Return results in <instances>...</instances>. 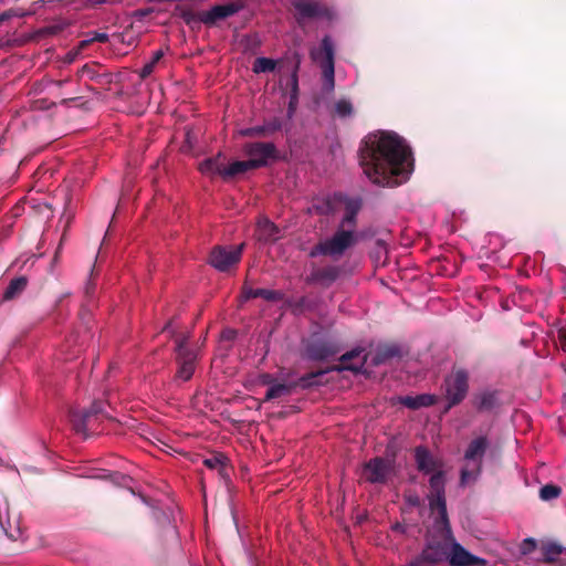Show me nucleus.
I'll return each mask as SVG.
<instances>
[{"label":"nucleus","instance_id":"39448f33","mask_svg":"<svg viewBox=\"0 0 566 566\" xmlns=\"http://www.w3.org/2000/svg\"><path fill=\"white\" fill-rule=\"evenodd\" d=\"M446 398L448 405L446 410L459 405L467 396L469 389V374L464 369H457L444 380Z\"/></svg>","mask_w":566,"mask_h":566},{"label":"nucleus","instance_id":"4c0bfd02","mask_svg":"<svg viewBox=\"0 0 566 566\" xmlns=\"http://www.w3.org/2000/svg\"><path fill=\"white\" fill-rule=\"evenodd\" d=\"M155 65L153 63L147 62L140 70V77L145 78L149 76L154 71Z\"/></svg>","mask_w":566,"mask_h":566},{"label":"nucleus","instance_id":"f257e3e1","mask_svg":"<svg viewBox=\"0 0 566 566\" xmlns=\"http://www.w3.org/2000/svg\"><path fill=\"white\" fill-rule=\"evenodd\" d=\"M365 176L375 185L396 187L406 182L412 170L411 150L396 133L369 134L359 150Z\"/></svg>","mask_w":566,"mask_h":566},{"label":"nucleus","instance_id":"cd10ccee","mask_svg":"<svg viewBox=\"0 0 566 566\" xmlns=\"http://www.w3.org/2000/svg\"><path fill=\"white\" fill-rule=\"evenodd\" d=\"M290 392V387L285 384L272 382L265 394V400H273Z\"/></svg>","mask_w":566,"mask_h":566},{"label":"nucleus","instance_id":"f8f14e48","mask_svg":"<svg viewBox=\"0 0 566 566\" xmlns=\"http://www.w3.org/2000/svg\"><path fill=\"white\" fill-rule=\"evenodd\" d=\"M447 559L451 566H485L488 563L486 559L467 551L458 542L451 545V551Z\"/></svg>","mask_w":566,"mask_h":566},{"label":"nucleus","instance_id":"9d476101","mask_svg":"<svg viewBox=\"0 0 566 566\" xmlns=\"http://www.w3.org/2000/svg\"><path fill=\"white\" fill-rule=\"evenodd\" d=\"M322 48L324 51V61L321 63L323 73L324 90L328 93L334 91L335 87V51L334 42L329 35H325L322 40Z\"/></svg>","mask_w":566,"mask_h":566},{"label":"nucleus","instance_id":"c03bdc74","mask_svg":"<svg viewBox=\"0 0 566 566\" xmlns=\"http://www.w3.org/2000/svg\"><path fill=\"white\" fill-rule=\"evenodd\" d=\"M292 78H293V83H294V85H297V75H296V71H294V72H293Z\"/></svg>","mask_w":566,"mask_h":566},{"label":"nucleus","instance_id":"f704fd0d","mask_svg":"<svg viewBox=\"0 0 566 566\" xmlns=\"http://www.w3.org/2000/svg\"><path fill=\"white\" fill-rule=\"evenodd\" d=\"M176 11L179 12L180 18L187 23L190 24L193 21L198 20V17L189 9H184L180 6L176 7Z\"/></svg>","mask_w":566,"mask_h":566},{"label":"nucleus","instance_id":"4468645a","mask_svg":"<svg viewBox=\"0 0 566 566\" xmlns=\"http://www.w3.org/2000/svg\"><path fill=\"white\" fill-rule=\"evenodd\" d=\"M293 6L302 18H331L327 8L315 0H293Z\"/></svg>","mask_w":566,"mask_h":566},{"label":"nucleus","instance_id":"473e14b6","mask_svg":"<svg viewBox=\"0 0 566 566\" xmlns=\"http://www.w3.org/2000/svg\"><path fill=\"white\" fill-rule=\"evenodd\" d=\"M108 39H109V36L107 33L94 31L88 34V38H86L85 40L82 41V46H84L88 43H92V42L105 43L108 41Z\"/></svg>","mask_w":566,"mask_h":566},{"label":"nucleus","instance_id":"a19ab883","mask_svg":"<svg viewBox=\"0 0 566 566\" xmlns=\"http://www.w3.org/2000/svg\"><path fill=\"white\" fill-rule=\"evenodd\" d=\"M364 366V361L359 365V366H353V365H347V366H344L342 368H337V370H342V369H348V370H359L361 369V367Z\"/></svg>","mask_w":566,"mask_h":566},{"label":"nucleus","instance_id":"a878e982","mask_svg":"<svg viewBox=\"0 0 566 566\" xmlns=\"http://www.w3.org/2000/svg\"><path fill=\"white\" fill-rule=\"evenodd\" d=\"M276 65H277L276 60L265 57V56H260L254 60L253 65H252V71L255 74L274 72L276 69Z\"/></svg>","mask_w":566,"mask_h":566},{"label":"nucleus","instance_id":"3c124183","mask_svg":"<svg viewBox=\"0 0 566 566\" xmlns=\"http://www.w3.org/2000/svg\"><path fill=\"white\" fill-rule=\"evenodd\" d=\"M93 478H97V479H101V478H104V475H93Z\"/></svg>","mask_w":566,"mask_h":566},{"label":"nucleus","instance_id":"c9c22d12","mask_svg":"<svg viewBox=\"0 0 566 566\" xmlns=\"http://www.w3.org/2000/svg\"><path fill=\"white\" fill-rule=\"evenodd\" d=\"M203 463L209 469H218L223 465V458L220 455H214V457L205 459Z\"/></svg>","mask_w":566,"mask_h":566},{"label":"nucleus","instance_id":"9b49d317","mask_svg":"<svg viewBox=\"0 0 566 566\" xmlns=\"http://www.w3.org/2000/svg\"><path fill=\"white\" fill-rule=\"evenodd\" d=\"M242 10V6L235 2L217 4L198 15V21L206 25H212L219 20L232 17Z\"/></svg>","mask_w":566,"mask_h":566},{"label":"nucleus","instance_id":"2f4dec72","mask_svg":"<svg viewBox=\"0 0 566 566\" xmlns=\"http://www.w3.org/2000/svg\"><path fill=\"white\" fill-rule=\"evenodd\" d=\"M335 111L340 117H348L353 114V105L348 99H339L335 104Z\"/></svg>","mask_w":566,"mask_h":566},{"label":"nucleus","instance_id":"ea45409f","mask_svg":"<svg viewBox=\"0 0 566 566\" xmlns=\"http://www.w3.org/2000/svg\"><path fill=\"white\" fill-rule=\"evenodd\" d=\"M558 340L560 343L563 350L566 352V332L565 331H559Z\"/></svg>","mask_w":566,"mask_h":566},{"label":"nucleus","instance_id":"393cba45","mask_svg":"<svg viewBox=\"0 0 566 566\" xmlns=\"http://www.w3.org/2000/svg\"><path fill=\"white\" fill-rule=\"evenodd\" d=\"M28 285V280L24 276H19L9 283L8 287L4 291L3 297L4 300H11L20 294Z\"/></svg>","mask_w":566,"mask_h":566},{"label":"nucleus","instance_id":"a211bd4d","mask_svg":"<svg viewBox=\"0 0 566 566\" xmlns=\"http://www.w3.org/2000/svg\"><path fill=\"white\" fill-rule=\"evenodd\" d=\"M339 274V266L328 265L323 269L313 271L307 277V282L321 284L323 286H329L338 279Z\"/></svg>","mask_w":566,"mask_h":566},{"label":"nucleus","instance_id":"8fccbe9b","mask_svg":"<svg viewBox=\"0 0 566 566\" xmlns=\"http://www.w3.org/2000/svg\"><path fill=\"white\" fill-rule=\"evenodd\" d=\"M312 57H313L314 60H316V59H317V55H316L314 52H312Z\"/></svg>","mask_w":566,"mask_h":566},{"label":"nucleus","instance_id":"bb28decb","mask_svg":"<svg viewBox=\"0 0 566 566\" xmlns=\"http://www.w3.org/2000/svg\"><path fill=\"white\" fill-rule=\"evenodd\" d=\"M250 169H254L252 166H250V160H238L230 164L228 167H224L223 177L230 178Z\"/></svg>","mask_w":566,"mask_h":566},{"label":"nucleus","instance_id":"6ab92c4d","mask_svg":"<svg viewBox=\"0 0 566 566\" xmlns=\"http://www.w3.org/2000/svg\"><path fill=\"white\" fill-rule=\"evenodd\" d=\"M255 234L259 241L269 243L274 242L280 238V230L268 218H261L258 221Z\"/></svg>","mask_w":566,"mask_h":566},{"label":"nucleus","instance_id":"37998d69","mask_svg":"<svg viewBox=\"0 0 566 566\" xmlns=\"http://www.w3.org/2000/svg\"><path fill=\"white\" fill-rule=\"evenodd\" d=\"M67 82H69V80H63V81H55V82H52V84H54V85H56V86H61V85H63V84H65V83H67Z\"/></svg>","mask_w":566,"mask_h":566},{"label":"nucleus","instance_id":"a18cd8bd","mask_svg":"<svg viewBox=\"0 0 566 566\" xmlns=\"http://www.w3.org/2000/svg\"><path fill=\"white\" fill-rule=\"evenodd\" d=\"M313 209L319 211L321 213H325L326 212L319 206H316V205L313 206Z\"/></svg>","mask_w":566,"mask_h":566},{"label":"nucleus","instance_id":"412c9836","mask_svg":"<svg viewBox=\"0 0 566 566\" xmlns=\"http://www.w3.org/2000/svg\"><path fill=\"white\" fill-rule=\"evenodd\" d=\"M398 401L411 410H418L423 407L433 406L437 401V397L431 394H420L417 396L399 397Z\"/></svg>","mask_w":566,"mask_h":566},{"label":"nucleus","instance_id":"c85d7f7f","mask_svg":"<svg viewBox=\"0 0 566 566\" xmlns=\"http://www.w3.org/2000/svg\"><path fill=\"white\" fill-rule=\"evenodd\" d=\"M562 493V490L559 486L553 485V484H546L541 488L539 490V497L543 501H552L554 499H557Z\"/></svg>","mask_w":566,"mask_h":566},{"label":"nucleus","instance_id":"2eb2a0df","mask_svg":"<svg viewBox=\"0 0 566 566\" xmlns=\"http://www.w3.org/2000/svg\"><path fill=\"white\" fill-rule=\"evenodd\" d=\"M389 470L390 469H389L387 461H385L381 458L371 459L364 467V472H365L366 479H367V481H369L371 483L385 482V480L389 473Z\"/></svg>","mask_w":566,"mask_h":566},{"label":"nucleus","instance_id":"de8ad7c7","mask_svg":"<svg viewBox=\"0 0 566 566\" xmlns=\"http://www.w3.org/2000/svg\"><path fill=\"white\" fill-rule=\"evenodd\" d=\"M139 499L142 500L143 503H145L146 505H148L149 503L147 502V500L142 495V494H138Z\"/></svg>","mask_w":566,"mask_h":566},{"label":"nucleus","instance_id":"b1692460","mask_svg":"<svg viewBox=\"0 0 566 566\" xmlns=\"http://www.w3.org/2000/svg\"><path fill=\"white\" fill-rule=\"evenodd\" d=\"M497 397L495 391L485 390L475 396L474 405L480 411H488L496 406Z\"/></svg>","mask_w":566,"mask_h":566},{"label":"nucleus","instance_id":"4be33fe9","mask_svg":"<svg viewBox=\"0 0 566 566\" xmlns=\"http://www.w3.org/2000/svg\"><path fill=\"white\" fill-rule=\"evenodd\" d=\"M262 297L268 302H279L284 298V294L281 291L270 290V289H245L243 293V298H255Z\"/></svg>","mask_w":566,"mask_h":566},{"label":"nucleus","instance_id":"6e6552de","mask_svg":"<svg viewBox=\"0 0 566 566\" xmlns=\"http://www.w3.org/2000/svg\"><path fill=\"white\" fill-rule=\"evenodd\" d=\"M243 150L249 157L250 166L254 169L266 167L271 160L276 158V147L273 143H249Z\"/></svg>","mask_w":566,"mask_h":566},{"label":"nucleus","instance_id":"20e7f679","mask_svg":"<svg viewBox=\"0 0 566 566\" xmlns=\"http://www.w3.org/2000/svg\"><path fill=\"white\" fill-rule=\"evenodd\" d=\"M490 441L485 436H479L471 440L464 452V460L473 464V469L463 468L460 473V484L464 486L474 482L482 473V462Z\"/></svg>","mask_w":566,"mask_h":566},{"label":"nucleus","instance_id":"49530a36","mask_svg":"<svg viewBox=\"0 0 566 566\" xmlns=\"http://www.w3.org/2000/svg\"><path fill=\"white\" fill-rule=\"evenodd\" d=\"M171 326H172V323L170 322V323H168V324L164 327V329H163V331H164V332H168V331H170Z\"/></svg>","mask_w":566,"mask_h":566},{"label":"nucleus","instance_id":"dca6fc26","mask_svg":"<svg viewBox=\"0 0 566 566\" xmlns=\"http://www.w3.org/2000/svg\"><path fill=\"white\" fill-rule=\"evenodd\" d=\"M415 460L417 468L424 474H432L441 470L442 463L437 461L430 451L424 447H417L415 450Z\"/></svg>","mask_w":566,"mask_h":566},{"label":"nucleus","instance_id":"f3484780","mask_svg":"<svg viewBox=\"0 0 566 566\" xmlns=\"http://www.w3.org/2000/svg\"><path fill=\"white\" fill-rule=\"evenodd\" d=\"M338 352V346L328 340L314 342L307 347L310 357L316 360H325L332 356H335Z\"/></svg>","mask_w":566,"mask_h":566},{"label":"nucleus","instance_id":"09e8293b","mask_svg":"<svg viewBox=\"0 0 566 566\" xmlns=\"http://www.w3.org/2000/svg\"><path fill=\"white\" fill-rule=\"evenodd\" d=\"M7 18H8V17H7L6 14H1V15H0V23H1L2 21H4Z\"/></svg>","mask_w":566,"mask_h":566},{"label":"nucleus","instance_id":"1a4fd4ad","mask_svg":"<svg viewBox=\"0 0 566 566\" xmlns=\"http://www.w3.org/2000/svg\"><path fill=\"white\" fill-rule=\"evenodd\" d=\"M242 248L243 244L217 247L210 253L209 263L218 271L224 272L240 261Z\"/></svg>","mask_w":566,"mask_h":566},{"label":"nucleus","instance_id":"7ed1b4c3","mask_svg":"<svg viewBox=\"0 0 566 566\" xmlns=\"http://www.w3.org/2000/svg\"><path fill=\"white\" fill-rule=\"evenodd\" d=\"M446 482V473L443 470H438L432 473L429 479L430 493L427 495V500L431 513L437 512L438 514L433 521L434 526L447 533H451V525L447 512Z\"/></svg>","mask_w":566,"mask_h":566},{"label":"nucleus","instance_id":"5701e85b","mask_svg":"<svg viewBox=\"0 0 566 566\" xmlns=\"http://www.w3.org/2000/svg\"><path fill=\"white\" fill-rule=\"evenodd\" d=\"M224 166L221 161V154H218L216 157H210L205 159L199 165V170L203 175H221L223 176Z\"/></svg>","mask_w":566,"mask_h":566},{"label":"nucleus","instance_id":"58836bf2","mask_svg":"<svg viewBox=\"0 0 566 566\" xmlns=\"http://www.w3.org/2000/svg\"><path fill=\"white\" fill-rule=\"evenodd\" d=\"M163 56H164V52L161 50H157L153 53V56H151V60L149 61V63H153L154 65H156Z\"/></svg>","mask_w":566,"mask_h":566},{"label":"nucleus","instance_id":"ddd939ff","mask_svg":"<svg viewBox=\"0 0 566 566\" xmlns=\"http://www.w3.org/2000/svg\"><path fill=\"white\" fill-rule=\"evenodd\" d=\"M447 556L441 544H427L421 553L413 558V566H434L447 559Z\"/></svg>","mask_w":566,"mask_h":566},{"label":"nucleus","instance_id":"72a5a7b5","mask_svg":"<svg viewBox=\"0 0 566 566\" xmlns=\"http://www.w3.org/2000/svg\"><path fill=\"white\" fill-rule=\"evenodd\" d=\"M6 523L9 524V511L8 505L6 504V507L2 510L0 509V527L11 538H14V535L9 532V530L6 526Z\"/></svg>","mask_w":566,"mask_h":566},{"label":"nucleus","instance_id":"79ce46f5","mask_svg":"<svg viewBox=\"0 0 566 566\" xmlns=\"http://www.w3.org/2000/svg\"><path fill=\"white\" fill-rule=\"evenodd\" d=\"M377 247H378V250L379 252H387V249H386V244L382 240H377Z\"/></svg>","mask_w":566,"mask_h":566},{"label":"nucleus","instance_id":"0eeeda50","mask_svg":"<svg viewBox=\"0 0 566 566\" xmlns=\"http://www.w3.org/2000/svg\"><path fill=\"white\" fill-rule=\"evenodd\" d=\"M188 339L189 335H184L176 340L177 359L179 364L176 377L182 381L189 380L195 373L196 354L187 348Z\"/></svg>","mask_w":566,"mask_h":566},{"label":"nucleus","instance_id":"c756f323","mask_svg":"<svg viewBox=\"0 0 566 566\" xmlns=\"http://www.w3.org/2000/svg\"><path fill=\"white\" fill-rule=\"evenodd\" d=\"M108 478L111 479V481L114 484H117V485L125 486V488L129 489L132 494L135 495V492H134V490L132 489V485H130L132 482H133L130 476L122 474V473H118V472H113V473L108 474Z\"/></svg>","mask_w":566,"mask_h":566},{"label":"nucleus","instance_id":"aec40b11","mask_svg":"<svg viewBox=\"0 0 566 566\" xmlns=\"http://www.w3.org/2000/svg\"><path fill=\"white\" fill-rule=\"evenodd\" d=\"M283 127V122L280 118H273L271 120L264 122L262 125L244 128L241 130V135L243 136H268L272 135L275 132L281 130Z\"/></svg>","mask_w":566,"mask_h":566},{"label":"nucleus","instance_id":"423d86ee","mask_svg":"<svg viewBox=\"0 0 566 566\" xmlns=\"http://www.w3.org/2000/svg\"><path fill=\"white\" fill-rule=\"evenodd\" d=\"M104 413V403L94 401L90 409L86 410H71L70 421L76 433L86 438L88 430H94V423L101 415Z\"/></svg>","mask_w":566,"mask_h":566},{"label":"nucleus","instance_id":"f03ea898","mask_svg":"<svg viewBox=\"0 0 566 566\" xmlns=\"http://www.w3.org/2000/svg\"><path fill=\"white\" fill-rule=\"evenodd\" d=\"M361 208L360 198H348L345 202V213L342 218L339 227L329 238L321 240L308 252L311 258L328 255L333 259L342 258L345 252L354 247L359 234L354 230L356 226V217Z\"/></svg>","mask_w":566,"mask_h":566},{"label":"nucleus","instance_id":"e433bc0d","mask_svg":"<svg viewBox=\"0 0 566 566\" xmlns=\"http://www.w3.org/2000/svg\"><path fill=\"white\" fill-rule=\"evenodd\" d=\"M363 352H364V349L361 347H355L352 350L343 354L339 359L342 363H346V361L353 359L354 357H358Z\"/></svg>","mask_w":566,"mask_h":566},{"label":"nucleus","instance_id":"7c9ffc66","mask_svg":"<svg viewBox=\"0 0 566 566\" xmlns=\"http://www.w3.org/2000/svg\"><path fill=\"white\" fill-rule=\"evenodd\" d=\"M564 552V547L557 543H549L545 546V559L548 562L555 560Z\"/></svg>","mask_w":566,"mask_h":566}]
</instances>
